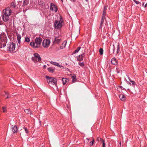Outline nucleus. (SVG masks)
I'll return each mask as SVG.
<instances>
[{"mask_svg":"<svg viewBox=\"0 0 147 147\" xmlns=\"http://www.w3.org/2000/svg\"><path fill=\"white\" fill-rule=\"evenodd\" d=\"M147 5V3H146V4L145 5V7H146V5Z\"/></svg>","mask_w":147,"mask_h":147,"instance_id":"a19ab883","label":"nucleus"},{"mask_svg":"<svg viewBox=\"0 0 147 147\" xmlns=\"http://www.w3.org/2000/svg\"><path fill=\"white\" fill-rule=\"evenodd\" d=\"M29 3V1L28 0H24L23 5L24 6L27 5Z\"/></svg>","mask_w":147,"mask_h":147,"instance_id":"a878e982","label":"nucleus"},{"mask_svg":"<svg viewBox=\"0 0 147 147\" xmlns=\"http://www.w3.org/2000/svg\"><path fill=\"white\" fill-rule=\"evenodd\" d=\"M107 10V7L105 6L104 8V10L103 11V13L102 15V17H104L105 18V16L106 15V12Z\"/></svg>","mask_w":147,"mask_h":147,"instance_id":"f3484780","label":"nucleus"},{"mask_svg":"<svg viewBox=\"0 0 147 147\" xmlns=\"http://www.w3.org/2000/svg\"><path fill=\"white\" fill-rule=\"evenodd\" d=\"M129 81L131 83L129 82V83L130 85L132 86H134L136 85V83L134 81L131 80L130 79H129Z\"/></svg>","mask_w":147,"mask_h":147,"instance_id":"412c9836","label":"nucleus"},{"mask_svg":"<svg viewBox=\"0 0 147 147\" xmlns=\"http://www.w3.org/2000/svg\"><path fill=\"white\" fill-rule=\"evenodd\" d=\"M25 112L27 114H31V112L29 109H26L24 110Z\"/></svg>","mask_w":147,"mask_h":147,"instance_id":"cd10ccee","label":"nucleus"},{"mask_svg":"<svg viewBox=\"0 0 147 147\" xmlns=\"http://www.w3.org/2000/svg\"><path fill=\"white\" fill-rule=\"evenodd\" d=\"M85 53H83L81 55H79L78 57L77 60L79 61H82L83 57L85 56Z\"/></svg>","mask_w":147,"mask_h":147,"instance_id":"f8f14e48","label":"nucleus"},{"mask_svg":"<svg viewBox=\"0 0 147 147\" xmlns=\"http://www.w3.org/2000/svg\"><path fill=\"white\" fill-rule=\"evenodd\" d=\"M111 63L112 64L116 65L117 64V60L115 58H113L112 59Z\"/></svg>","mask_w":147,"mask_h":147,"instance_id":"4468645a","label":"nucleus"},{"mask_svg":"<svg viewBox=\"0 0 147 147\" xmlns=\"http://www.w3.org/2000/svg\"><path fill=\"white\" fill-rule=\"evenodd\" d=\"M120 45L119 43H118L117 45V53H119L120 51Z\"/></svg>","mask_w":147,"mask_h":147,"instance_id":"393cba45","label":"nucleus"},{"mask_svg":"<svg viewBox=\"0 0 147 147\" xmlns=\"http://www.w3.org/2000/svg\"><path fill=\"white\" fill-rule=\"evenodd\" d=\"M71 1L73 2H75L76 1V0H70Z\"/></svg>","mask_w":147,"mask_h":147,"instance_id":"58836bf2","label":"nucleus"},{"mask_svg":"<svg viewBox=\"0 0 147 147\" xmlns=\"http://www.w3.org/2000/svg\"><path fill=\"white\" fill-rule=\"evenodd\" d=\"M97 140L98 142H99V141H101V142H102L103 141H104L100 137H97Z\"/></svg>","mask_w":147,"mask_h":147,"instance_id":"7c9ffc66","label":"nucleus"},{"mask_svg":"<svg viewBox=\"0 0 147 147\" xmlns=\"http://www.w3.org/2000/svg\"><path fill=\"white\" fill-rule=\"evenodd\" d=\"M61 1H63V0H61Z\"/></svg>","mask_w":147,"mask_h":147,"instance_id":"8fccbe9b","label":"nucleus"},{"mask_svg":"<svg viewBox=\"0 0 147 147\" xmlns=\"http://www.w3.org/2000/svg\"><path fill=\"white\" fill-rule=\"evenodd\" d=\"M5 92V94H7V95L8 94V92Z\"/></svg>","mask_w":147,"mask_h":147,"instance_id":"ea45409f","label":"nucleus"},{"mask_svg":"<svg viewBox=\"0 0 147 147\" xmlns=\"http://www.w3.org/2000/svg\"><path fill=\"white\" fill-rule=\"evenodd\" d=\"M119 98L122 101H124L125 100V96L123 94L119 95Z\"/></svg>","mask_w":147,"mask_h":147,"instance_id":"5701e85b","label":"nucleus"},{"mask_svg":"<svg viewBox=\"0 0 147 147\" xmlns=\"http://www.w3.org/2000/svg\"><path fill=\"white\" fill-rule=\"evenodd\" d=\"M50 63L52 65H56L59 67H63V66L59 65V63H57L56 62H55L51 61L50 62Z\"/></svg>","mask_w":147,"mask_h":147,"instance_id":"ddd939ff","label":"nucleus"},{"mask_svg":"<svg viewBox=\"0 0 147 147\" xmlns=\"http://www.w3.org/2000/svg\"><path fill=\"white\" fill-rule=\"evenodd\" d=\"M11 6L13 8H15L16 6L15 3L13 2H12L11 4Z\"/></svg>","mask_w":147,"mask_h":147,"instance_id":"bb28decb","label":"nucleus"},{"mask_svg":"<svg viewBox=\"0 0 147 147\" xmlns=\"http://www.w3.org/2000/svg\"><path fill=\"white\" fill-rule=\"evenodd\" d=\"M17 38L18 40V43L20 44V39L21 38V35L20 34H18L17 36Z\"/></svg>","mask_w":147,"mask_h":147,"instance_id":"b1692460","label":"nucleus"},{"mask_svg":"<svg viewBox=\"0 0 147 147\" xmlns=\"http://www.w3.org/2000/svg\"><path fill=\"white\" fill-rule=\"evenodd\" d=\"M3 112H5L6 110V107H3Z\"/></svg>","mask_w":147,"mask_h":147,"instance_id":"c9c22d12","label":"nucleus"},{"mask_svg":"<svg viewBox=\"0 0 147 147\" xmlns=\"http://www.w3.org/2000/svg\"><path fill=\"white\" fill-rule=\"evenodd\" d=\"M11 12V10L9 8H7L3 9L2 12V18L4 22H9V16Z\"/></svg>","mask_w":147,"mask_h":147,"instance_id":"f257e3e1","label":"nucleus"},{"mask_svg":"<svg viewBox=\"0 0 147 147\" xmlns=\"http://www.w3.org/2000/svg\"><path fill=\"white\" fill-rule=\"evenodd\" d=\"M78 64L80 66H81L82 67H83L84 66V64L83 62H81V63L79 62L78 63Z\"/></svg>","mask_w":147,"mask_h":147,"instance_id":"473e14b6","label":"nucleus"},{"mask_svg":"<svg viewBox=\"0 0 147 147\" xmlns=\"http://www.w3.org/2000/svg\"><path fill=\"white\" fill-rule=\"evenodd\" d=\"M16 44L13 42H10L7 45V48L8 50L10 52L13 51L16 47Z\"/></svg>","mask_w":147,"mask_h":147,"instance_id":"39448f33","label":"nucleus"},{"mask_svg":"<svg viewBox=\"0 0 147 147\" xmlns=\"http://www.w3.org/2000/svg\"><path fill=\"white\" fill-rule=\"evenodd\" d=\"M146 147H147V146H146Z\"/></svg>","mask_w":147,"mask_h":147,"instance_id":"3c124183","label":"nucleus"},{"mask_svg":"<svg viewBox=\"0 0 147 147\" xmlns=\"http://www.w3.org/2000/svg\"><path fill=\"white\" fill-rule=\"evenodd\" d=\"M55 69L53 68L52 67H50L48 68V70L51 73H53L54 72Z\"/></svg>","mask_w":147,"mask_h":147,"instance_id":"4be33fe9","label":"nucleus"},{"mask_svg":"<svg viewBox=\"0 0 147 147\" xmlns=\"http://www.w3.org/2000/svg\"><path fill=\"white\" fill-rule=\"evenodd\" d=\"M99 52L100 55H102L103 54V51L102 49L100 48L99 49Z\"/></svg>","mask_w":147,"mask_h":147,"instance_id":"c756f323","label":"nucleus"},{"mask_svg":"<svg viewBox=\"0 0 147 147\" xmlns=\"http://www.w3.org/2000/svg\"><path fill=\"white\" fill-rule=\"evenodd\" d=\"M62 26V24L60 21L56 20L55 22L54 27L55 28L59 29Z\"/></svg>","mask_w":147,"mask_h":147,"instance_id":"6e6552de","label":"nucleus"},{"mask_svg":"<svg viewBox=\"0 0 147 147\" xmlns=\"http://www.w3.org/2000/svg\"><path fill=\"white\" fill-rule=\"evenodd\" d=\"M46 78L47 79V82L48 83H51L53 84H54L56 86L57 85V80L53 78L49 77L48 76H46Z\"/></svg>","mask_w":147,"mask_h":147,"instance_id":"7ed1b4c3","label":"nucleus"},{"mask_svg":"<svg viewBox=\"0 0 147 147\" xmlns=\"http://www.w3.org/2000/svg\"><path fill=\"white\" fill-rule=\"evenodd\" d=\"M102 147H105V140L102 141Z\"/></svg>","mask_w":147,"mask_h":147,"instance_id":"f704fd0d","label":"nucleus"},{"mask_svg":"<svg viewBox=\"0 0 147 147\" xmlns=\"http://www.w3.org/2000/svg\"><path fill=\"white\" fill-rule=\"evenodd\" d=\"M117 72H118V73H119V71H117Z\"/></svg>","mask_w":147,"mask_h":147,"instance_id":"de8ad7c7","label":"nucleus"},{"mask_svg":"<svg viewBox=\"0 0 147 147\" xmlns=\"http://www.w3.org/2000/svg\"><path fill=\"white\" fill-rule=\"evenodd\" d=\"M54 42L55 43H59L61 41V39L58 37H55L54 38Z\"/></svg>","mask_w":147,"mask_h":147,"instance_id":"2eb2a0df","label":"nucleus"},{"mask_svg":"<svg viewBox=\"0 0 147 147\" xmlns=\"http://www.w3.org/2000/svg\"><path fill=\"white\" fill-rule=\"evenodd\" d=\"M50 9L51 10L56 12L57 11L58 9L55 4L53 3H51L50 6Z\"/></svg>","mask_w":147,"mask_h":147,"instance_id":"9d476101","label":"nucleus"},{"mask_svg":"<svg viewBox=\"0 0 147 147\" xmlns=\"http://www.w3.org/2000/svg\"><path fill=\"white\" fill-rule=\"evenodd\" d=\"M42 41V39L41 38L36 37L35 39V41L31 42L30 45L33 48H39L40 47Z\"/></svg>","mask_w":147,"mask_h":147,"instance_id":"f03ea898","label":"nucleus"},{"mask_svg":"<svg viewBox=\"0 0 147 147\" xmlns=\"http://www.w3.org/2000/svg\"><path fill=\"white\" fill-rule=\"evenodd\" d=\"M134 1L137 4H138L139 3V2L138 1H136V0H134Z\"/></svg>","mask_w":147,"mask_h":147,"instance_id":"4c0bfd02","label":"nucleus"},{"mask_svg":"<svg viewBox=\"0 0 147 147\" xmlns=\"http://www.w3.org/2000/svg\"><path fill=\"white\" fill-rule=\"evenodd\" d=\"M115 48H114L113 49V52L115 51Z\"/></svg>","mask_w":147,"mask_h":147,"instance_id":"79ce46f5","label":"nucleus"},{"mask_svg":"<svg viewBox=\"0 0 147 147\" xmlns=\"http://www.w3.org/2000/svg\"><path fill=\"white\" fill-rule=\"evenodd\" d=\"M32 59L34 62H36L37 61L40 62L41 61V59L38 54L35 53L34 54V56L32 57Z\"/></svg>","mask_w":147,"mask_h":147,"instance_id":"423d86ee","label":"nucleus"},{"mask_svg":"<svg viewBox=\"0 0 147 147\" xmlns=\"http://www.w3.org/2000/svg\"><path fill=\"white\" fill-rule=\"evenodd\" d=\"M117 72H118V73H119V71H117Z\"/></svg>","mask_w":147,"mask_h":147,"instance_id":"49530a36","label":"nucleus"},{"mask_svg":"<svg viewBox=\"0 0 147 147\" xmlns=\"http://www.w3.org/2000/svg\"><path fill=\"white\" fill-rule=\"evenodd\" d=\"M94 142V139H93L92 140L90 143V146H92L93 145Z\"/></svg>","mask_w":147,"mask_h":147,"instance_id":"72a5a7b5","label":"nucleus"},{"mask_svg":"<svg viewBox=\"0 0 147 147\" xmlns=\"http://www.w3.org/2000/svg\"><path fill=\"white\" fill-rule=\"evenodd\" d=\"M105 18H104V17H102V19L101 21V23L100 24V25L99 27V29H101L102 27V25H103V23L104 22V20Z\"/></svg>","mask_w":147,"mask_h":147,"instance_id":"6ab92c4d","label":"nucleus"},{"mask_svg":"<svg viewBox=\"0 0 147 147\" xmlns=\"http://www.w3.org/2000/svg\"><path fill=\"white\" fill-rule=\"evenodd\" d=\"M81 49V47H78L77 49L76 50L73 52L74 53H77Z\"/></svg>","mask_w":147,"mask_h":147,"instance_id":"c85d7f7f","label":"nucleus"},{"mask_svg":"<svg viewBox=\"0 0 147 147\" xmlns=\"http://www.w3.org/2000/svg\"><path fill=\"white\" fill-rule=\"evenodd\" d=\"M62 81L63 85L65 84L67 82H68L69 81L68 79H67L65 78H63L62 79Z\"/></svg>","mask_w":147,"mask_h":147,"instance_id":"a211bd4d","label":"nucleus"},{"mask_svg":"<svg viewBox=\"0 0 147 147\" xmlns=\"http://www.w3.org/2000/svg\"><path fill=\"white\" fill-rule=\"evenodd\" d=\"M25 41L27 42H29L30 41V39L28 37H26L25 39Z\"/></svg>","mask_w":147,"mask_h":147,"instance_id":"2f4dec72","label":"nucleus"},{"mask_svg":"<svg viewBox=\"0 0 147 147\" xmlns=\"http://www.w3.org/2000/svg\"><path fill=\"white\" fill-rule=\"evenodd\" d=\"M71 77L72 78L73 82H76V75L75 74L72 75L71 76Z\"/></svg>","mask_w":147,"mask_h":147,"instance_id":"aec40b11","label":"nucleus"},{"mask_svg":"<svg viewBox=\"0 0 147 147\" xmlns=\"http://www.w3.org/2000/svg\"><path fill=\"white\" fill-rule=\"evenodd\" d=\"M46 65H44V67H46Z\"/></svg>","mask_w":147,"mask_h":147,"instance_id":"c03bdc74","label":"nucleus"},{"mask_svg":"<svg viewBox=\"0 0 147 147\" xmlns=\"http://www.w3.org/2000/svg\"><path fill=\"white\" fill-rule=\"evenodd\" d=\"M67 41H64L61 45L60 48L61 49H62L64 48L66 45Z\"/></svg>","mask_w":147,"mask_h":147,"instance_id":"dca6fc26","label":"nucleus"},{"mask_svg":"<svg viewBox=\"0 0 147 147\" xmlns=\"http://www.w3.org/2000/svg\"><path fill=\"white\" fill-rule=\"evenodd\" d=\"M50 44V41L48 39L44 40L42 42V46L44 48L48 47Z\"/></svg>","mask_w":147,"mask_h":147,"instance_id":"0eeeda50","label":"nucleus"},{"mask_svg":"<svg viewBox=\"0 0 147 147\" xmlns=\"http://www.w3.org/2000/svg\"><path fill=\"white\" fill-rule=\"evenodd\" d=\"M89 140V139L88 138H87L86 140H85L84 142H85L87 144Z\"/></svg>","mask_w":147,"mask_h":147,"instance_id":"e433bc0d","label":"nucleus"},{"mask_svg":"<svg viewBox=\"0 0 147 147\" xmlns=\"http://www.w3.org/2000/svg\"><path fill=\"white\" fill-rule=\"evenodd\" d=\"M119 144H120V146H121V142L119 143Z\"/></svg>","mask_w":147,"mask_h":147,"instance_id":"a18cd8bd","label":"nucleus"},{"mask_svg":"<svg viewBox=\"0 0 147 147\" xmlns=\"http://www.w3.org/2000/svg\"><path fill=\"white\" fill-rule=\"evenodd\" d=\"M114 45H113V46L114 47Z\"/></svg>","mask_w":147,"mask_h":147,"instance_id":"09e8293b","label":"nucleus"},{"mask_svg":"<svg viewBox=\"0 0 147 147\" xmlns=\"http://www.w3.org/2000/svg\"><path fill=\"white\" fill-rule=\"evenodd\" d=\"M11 129L13 133H16L18 130L17 126L16 125H11Z\"/></svg>","mask_w":147,"mask_h":147,"instance_id":"9b49d317","label":"nucleus"},{"mask_svg":"<svg viewBox=\"0 0 147 147\" xmlns=\"http://www.w3.org/2000/svg\"><path fill=\"white\" fill-rule=\"evenodd\" d=\"M7 42V39L6 37H4L3 38H0V48H1L5 47Z\"/></svg>","mask_w":147,"mask_h":147,"instance_id":"20e7f679","label":"nucleus"},{"mask_svg":"<svg viewBox=\"0 0 147 147\" xmlns=\"http://www.w3.org/2000/svg\"><path fill=\"white\" fill-rule=\"evenodd\" d=\"M86 0V1H87V0Z\"/></svg>","mask_w":147,"mask_h":147,"instance_id":"603ef678","label":"nucleus"},{"mask_svg":"<svg viewBox=\"0 0 147 147\" xmlns=\"http://www.w3.org/2000/svg\"><path fill=\"white\" fill-rule=\"evenodd\" d=\"M9 97L8 96H7V97L6 98H8Z\"/></svg>","mask_w":147,"mask_h":147,"instance_id":"37998d69","label":"nucleus"},{"mask_svg":"<svg viewBox=\"0 0 147 147\" xmlns=\"http://www.w3.org/2000/svg\"><path fill=\"white\" fill-rule=\"evenodd\" d=\"M21 131L22 132H21L20 135H25V136H27V134L28 133V129L25 127H24L22 129H21Z\"/></svg>","mask_w":147,"mask_h":147,"instance_id":"1a4fd4ad","label":"nucleus"}]
</instances>
